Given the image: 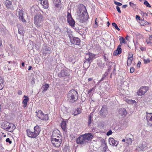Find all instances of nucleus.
<instances>
[{"instance_id": "nucleus-1", "label": "nucleus", "mask_w": 152, "mask_h": 152, "mask_svg": "<svg viewBox=\"0 0 152 152\" xmlns=\"http://www.w3.org/2000/svg\"><path fill=\"white\" fill-rule=\"evenodd\" d=\"M67 96L70 102L74 103L78 99V94L76 91L74 89H72L69 91Z\"/></svg>"}, {"instance_id": "nucleus-2", "label": "nucleus", "mask_w": 152, "mask_h": 152, "mask_svg": "<svg viewBox=\"0 0 152 152\" xmlns=\"http://www.w3.org/2000/svg\"><path fill=\"white\" fill-rule=\"evenodd\" d=\"M34 131L32 132L29 129L26 130L27 136L31 138L36 137L39 134L41 131V128L38 126L37 125L34 127Z\"/></svg>"}, {"instance_id": "nucleus-3", "label": "nucleus", "mask_w": 152, "mask_h": 152, "mask_svg": "<svg viewBox=\"0 0 152 152\" xmlns=\"http://www.w3.org/2000/svg\"><path fill=\"white\" fill-rule=\"evenodd\" d=\"M2 128L4 129L11 132L15 128V126L13 124L6 121L3 122L1 124Z\"/></svg>"}, {"instance_id": "nucleus-4", "label": "nucleus", "mask_w": 152, "mask_h": 152, "mask_svg": "<svg viewBox=\"0 0 152 152\" xmlns=\"http://www.w3.org/2000/svg\"><path fill=\"white\" fill-rule=\"evenodd\" d=\"M43 17L40 13L36 15L34 17V23L37 27H39L41 26L42 22L43 21Z\"/></svg>"}, {"instance_id": "nucleus-5", "label": "nucleus", "mask_w": 152, "mask_h": 152, "mask_svg": "<svg viewBox=\"0 0 152 152\" xmlns=\"http://www.w3.org/2000/svg\"><path fill=\"white\" fill-rule=\"evenodd\" d=\"M80 22L81 23H83L87 21L88 19V15L87 12L84 11L81 14H80L78 16Z\"/></svg>"}, {"instance_id": "nucleus-6", "label": "nucleus", "mask_w": 152, "mask_h": 152, "mask_svg": "<svg viewBox=\"0 0 152 152\" xmlns=\"http://www.w3.org/2000/svg\"><path fill=\"white\" fill-rule=\"evenodd\" d=\"M149 87L147 86H142L141 87L137 92L138 96H141L144 95L148 90Z\"/></svg>"}, {"instance_id": "nucleus-7", "label": "nucleus", "mask_w": 152, "mask_h": 152, "mask_svg": "<svg viewBox=\"0 0 152 152\" xmlns=\"http://www.w3.org/2000/svg\"><path fill=\"white\" fill-rule=\"evenodd\" d=\"M51 141L54 146L58 148L62 143V139H51Z\"/></svg>"}, {"instance_id": "nucleus-8", "label": "nucleus", "mask_w": 152, "mask_h": 152, "mask_svg": "<svg viewBox=\"0 0 152 152\" xmlns=\"http://www.w3.org/2000/svg\"><path fill=\"white\" fill-rule=\"evenodd\" d=\"M67 21L69 25L72 27L74 26L75 22L72 18L71 13L69 12H67Z\"/></svg>"}, {"instance_id": "nucleus-9", "label": "nucleus", "mask_w": 152, "mask_h": 152, "mask_svg": "<svg viewBox=\"0 0 152 152\" xmlns=\"http://www.w3.org/2000/svg\"><path fill=\"white\" fill-rule=\"evenodd\" d=\"M146 113V120L147 125L149 126H152V113H148L147 112Z\"/></svg>"}, {"instance_id": "nucleus-10", "label": "nucleus", "mask_w": 152, "mask_h": 152, "mask_svg": "<svg viewBox=\"0 0 152 152\" xmlns=\"http://www.w3.org/2000/svg\"><path fill=\"white\" fill-rule=\"evenodd\" d=\"M37 113V115L39 118L43 120H48V115L44 114L42 111L39 110L38 112H36Z\"/></svg>"}, {"instance_id": "nucleus-11", "label": "nucleus", "mask_w": 152, "mask_h": 152, "mask_svg": "<svg viewBox=\"0 0 152 152\" xmlns=\"http://www.w3.org/2000/svg\"><path fill=\"white\" fill-rule=\"evenodd\" d=\"M51 139H62V137L58 130H54L53 132Z\"/></svg>"}, {"instance_id": "nucleus-12", "label": "nucleus", "mask_w": 152, "mask_h": 152, "mask_svg": "<svg viewBox=\"0 0 152 152\" xmlns=\"http://www.w3.org/2000/svg\"><path fill=\"white\" fill-rule=\"evenodd\" d=\"M76 141L77 144H84L86 142V141L83 134L80 135L77 139Z\"/></svg>"}, {"instance_id": "nucleus-13", "label": "nucleus", "mask_w": 152, "mask_h": 152, "mask_svg": "<svg viewBox=\"0 0 152 152\" xmlns=\"http://www.w3.org/2000/svg\"><path fill=\"white\" fill-rule=\"evenodd\" d=\"M4 3L6 6V7L11 10H13L14 9V7L12 5L11 1L9 0H6L4 1Z\"/></svg>"}, {"instance_id": "nucleus-14", "label": "nucleus", "mask_w": 152, "mask_h": 152, "mask_svg": "<svg viewBox=\"0 0 152 152\" xmlns=\"http://www.w3.org/2000/svg\"><path fill=\"white\" fill-rule=\"evenodd\" d=\"M86 55V56H88V58H86V60L88 62H89L90 63L92 61L93 59L96 56L95 54L90 52H88L87 53Z\"/></svg>"}, {"instance_id": "nucleus-15", "label": "nucleus", "mask_w": 152, "mask_h": 152, "mask_svg": "<svg viewBox=\"0 0 152 152\" xmlns=\"http://www.w3.org/2000/svg\"><path fill=\"white\" fill-rule=\"evenodd\" d=\"M53 3L55 8H60V9L61 8V0H53Z\"/></svg>"}, {"instance_id": "nucleus-16", "label": "nucleus", "mask_w": 152, "mask_h": 152, "mask_svg": "<svg viewBox=\"0 0 152 152\" xmlns=\"http://www.w3.org/2000/svg\"><path fill=\"white\" fill-rule=\"evenodd\" d=\"M122 49L121 48V45H119L118 46L117 50L114 51L113 55L114 56H116L121 54L122 52Z\"/></svg>"}, {"instance_id": "nucleus-17", "label": "nucleus", "mask_w": 152, "mask_h": 152, "mask_svg": "<svg viewBox=\"0 0 152 152\" xmlns=\"http://www.w3.org/2000/svg\"><path fill=\"white\" fill-rule=\"evenodd\" d=\"M61 126L63 131L65 132L67 131L66 121L64 119L61 123Z\"/></svg>"}, {"instance_id": "nucleus-18", "label": "nucleus", "mask_w": 152, "mask_h": 152, "mask_svg": "<svg viewBox=\"0 0 152 152\" xmlns=\"http://www.w3.org/2000/svg\"><path fill=\"white\" fill-rule=\"evenodd\" d=\"M60 75L62 77H64L66 76H69L70 73L67 70L63 69L61 70Z\"/></svg>"}, {"instance_id": "nucleus-19", "label": "nucleus", "mask_w": 152, "mask_h": 152, "mask_svg": "<svg viewBox=\"0 0 152 152\" xmlns=\"http://www.w3.org/2000/svg\"><path fill=\"white\" fill-rule=\"evenodd\" d=\"M83 135L84 136L86 141V140H90L93 138V136L91 133H86L84 134Z\"/></svg>"}, {"instance_id": "nucleus-20", "label": "nucleus", "mask_w": 152, "mask_h": 152, "mask_svg": "<svg viewBox=\"0 0 152 152\" xmlns=\"http://www.w3.org/2000/svg\"><path fill=\"white\" fill-rule=\"evenodd\" d=\"M70 41L71 43L79 45L80 44V39H70Z\"/></svg>"}, {"instance_id": "nucleus-21", "label": "nucleus", "mask_w": 152, "mask_h": 152, "mask_svg": "<svg viewBox=\"0 0 152 152\" xmlns=\"http://www.w3.org/2000/svg\"><path fill=\"white\" fill-rule=\"evenodd\" d=\"M119 112L120 115L123 117L125 116L127 113V112L125 108L120 109Z\"/></svg>"}, {"instance_id": "nucleus-22", "label": "nucleus", "mask_w": 152, "mask_h": 152, "mask_svg": "<svg viewBox=\"0 0 152 152\" xmlns=\"http://www.w3.org/2000/svg\"><path fill=\"white\" fill-rule=\"evenodd\" d=\"M78 11L80 13V14H81L82 12H83L84 11L86 12V7L83 4H80L79 6L78 7Z\"/></svg>"}, {"instance_id": "nucleus-23", "label": "nucleus", "mask_w": 152, "mask_h": 152, "mask_svg": "<svg viewBox=\"0 0 152 152\" xmlns=\"http://www.w3.org/2000/svg\"><path fill=\"white\" fill-rule=\"evenodd\" d=\"M109 142L110 144L113 146H116L118 144V141L115 140L113 138H109Z\"/></svg>"}, {"instance_id": "nucleus-24", "label": "nucleus", "mask_w": 152, "mask_h": 152, "mask_svg": "<svg viewBox=\"0 0 152 152\" xmlns=\"http://www.w3.org/2000/svg\"><path fill=\"white\" fill-rule=\"evenodd\" d=\"M19 17L20 19H21L23 22H26V20L24 19L23 17V12L22 11H19Z\"/></svg>"}, {"instance_id": "nucleus-25", "label": "nucleus", "mask_w": 152, "mask_h": 152, "mask_svg": "<svg viewBox=\"0 0 152 152\" xmlns=\"http://www.w3.org/2000/svg\"><path fill=\"white\" fill-rule=\"evenodd\" d=\"M41 4L44 9L48 8V1L46 0H42Z\"/></svg>"}, {"instance_id": "nucleus-26", "label": "nucleus", "mask_w": 152, "mask_h": 152, "mask_svg": "<svg viewBox=\"0 0 152 152\" xmlns=\"http://www.w3.org/2000/svg\"><path fill=\"white\" fill-rule=\"evenodd\" d=\"M81 110L80 108H77L76 110L74 111L72 115L74 116H76L77 115L80 114L81 113Z\"/></svg>"}, {"instance_id": "nucleus-27", "label": "nucleus", "mask_w": 152, "mask_h": 152, "mask_svg": "<svg viewBox=\"0 0 152 152\" xmlns=\"http://www.w3.org/2000/svg\"><path fill=\"white\" fill-rule=\"evenodd\" d=\"M42 53L43 54V57L44 58H47V57L46 56L48 53V50L45 49H43L42 50Z\"/></svg>"}, {"instance_id": "nucleus-28", "label": "nucleus", "mask_w": 152, "mask_h": 152, "mask_svg": "<svg viewBox=\"0 0 152 152\" xmlns=\"http://www.w3.org/2000/svg\"><path fill=\"white\" fill-rule=\"evenodd\" d=\"M75 59V56L74 55H71L69 56L68 60L70 62H72Z\"/></svg>"}, {"instance_id": "nucleus-29", "label": "nucleus", "mask_w": 152, "mask_h": 152, "mask_svg": "<svg viewBox=\"0 0 152 152\" xmlns=\"http://www.w3.org/2000/svg\"><path fill=\"white\" fill-rule=\"evenodd\" d=\"M4 82L3 80H0V90H2L4 86Z\"/></svg>"}, {"instance_id": "nucleus-30", "label": "nucleus", "mask_w": 152, "mask_h": 152, "mask_svg": "<svg viewBox=\"0 0 152 152\" xmlns=\"http://www.w3.org/2000/svg\"><path fill=\"white\" fill-rule=\"evenodd\" d=\"M133 60V58H128L127 61V65L128 66H130L131 65Z\"/></svg>"}, {"instance_id": "nucleus-31", "label": "nucleus", "mask_w": 152, "mask_h": 152, "mask_svg": "<svg viewBox=\"0 0 152 152\" xmlns=\"http://www.w3.org/2000/svg\"><path fill=\"white\" fill-rule=\"evenodd\" d=\"M61 30L59 27H57L55 28L54 32L57 34H59L61 32Z\"/></svg>"}, {"instance_id": "nucleus-32", "label": "nucleus", "mask_w": 152, "mask_h": 152, "mask_svg": "<svg viewBox=\"0 0 152 152\" xmlns=\"http://www.w3.org/2000/svg\"><path fill=\"white\" fill-rule=\"evenodd\" d=\"M23 97L25 98L23 100L22 102L23 103H27L29 100L28 97L27 96L24 95Z\"/></svg>"}, {"instance_id": "nucleus-33", "label": "nucleus", "mask_w": 152, "mask_h": 152, "mask_svg": "<svg viewBox=\"0 0 152 152\" xmlns=\"http://www.w3.org/2000/svg\"><path fill=\"white\" fill-rule=\"evenodd\" d=\"M18 27V33L20 34H23L24 32V31L23 28L21 27Z\"/></svg>"}, {"instance_id": "nucleus-34", "label": "nucleus", "mask_w": 152, "mask_h": 152, "mask_svg": "<svg viewBox=\"0 0 152 152\" xmlns=\"http://www.w3.org/2000/svg\"><path fill=\"white\" fill-rule=\"evenodd\" d=\"M106 111V109L104 107H102V109L100 111V113L101 115H104L105 111Z\"/></svg>"}, {"instance_id": "nucleus-35", "label": "nucleus", "mask_w": 152, "mask_h": 152, "mask_svg": "<svg viewBox=\"0 0 152 152\" xmlns=\"http://www.w3.org/2000/svg\"><path fill=\"white\" fill-rule=\"evenodd\" d=\"M126 101L128 103L132 104L136 102L134 100L129 99H126Z\"/></svg>"}, {"instance_id": "nucleus-36", "label": "nucleus", "mask_w": 152, "mask_h": 152, "mask_svg": "<svg viewBox=\"0 0 152 152\" xmlns=\"http://www.w3.org/2000/svg\"><path fill=\"white\" fill-rule=\"evenodd\" d=\"M126 143H127L128 145H130L132 143V140L130 138H127L126 139Z\"/></svg>"}, {"instance_id": "nucleus-37", "label": "nucleus", "mask_w": 152, "mask_h": 152, "mask_svg": "<svg viewBox=\"0 0 152 152\" xmlns=\"http://www.w3.org/2000/svg\"><path fill=\"white\" fill-rule=\"evenodd\" d=\"M98 66L100 68L102 69L104 67V64L102 62L99 63L98 64Z\"/></svg>"}, {"instance_id": "nucleus-38", "label": "nucleus", "mask_w": 152, "mask_h": 152, "mask_svg": "<svg viewBox=\"0 0 152 152\" xmlns=\"http://www.w3.org/2000/svg\"><path fill=\"white\" fill-rule=\"evenodd\" d=\"M42 88L43 89L42 90V92L45 91L48 89V84H46L42 87Z\"/></svg>"}, {"instance_id": "nucleus-39", "label": "nucleus", "mask_w": 152, "mask_h": 152, "mask_svg": "<svg viewBox=\"0 0 152 152\" xmlns=\"http://www.w3.org/2000/svg\"><path fill=\"white\" fill-rule=\"evenodd\" d=\"M120 41L121 44L122 43L126 44L127 43L125 39H120Z\"/></svg>"}, {"instance_id": "nucleus-40", "label": "nucleus", "mask_w": 152, "mask_h": 152, "mask_svg": "<svg viewBox=\"0 0 152 152\" xmlns=\"http://www.w3.org/2000/svg\"><path fill=\"white\" fill-rule=\"evenodd\" d=\"M112 25L113 27H114L115 28V29H117L118 31L120 30V29L118 28L117 25L115 23H112Z\"/></svg>"}, {"instance_id": "nucleus-41", "label": "nucleus", "mask_w": 152, "mask_h": 152, "mask_svg": "<svg viewBox=\"0 0 152 152\" xmlns=\"http://www.w3.org/2000/svg\"><path fill=\"white\" fill-rule=\"evenodd\" d=\"M92 117L90 115L89 116L88 120V125L89 126L91 123V121Z\"/></svg>"}, {"instance_id": "nucleus-42", "label": "nucleus", "mask_w": 152, "mask_h": 152, "mask_svg": "<svg viewBox=\"0 0 152 152\" xmlns=\"http://www.w3.org/2000/svg\"><path fill=\"white\" fill-rule=\"evenodd\" d=\"M152 40L150 39H146V41L147 43L149 45H151L152 44L151 41Z\"/></svg>"}, {"instance_id": "nucleus-43", "label": "nucleus", "mask_w": 152, "mask_h": 152, "mask_svg": "<svg viewBox=\"0 0 152 152\" xmlns=\"http://www.w3.org/2000/svg\"><path fill=\"white\" fill-rule=\"evenodd\" d=\"M144 4L146 5L147 7H151V6L149 4L148 2L147 1H145L144 2Z\"/></svg>"}, {"instance_id": "nucleus-44", "label": "nucleus", "mask_w": 152, "mask_h": 152, "mask_svg": "<svg viewBox=\"0 0 152 152\" xmlns=\"http://www.w3.org/2000/svg\"><path fill=\"white\" fill-rule=\"evenodd\" d=\"M133 54L132 53H129L128 54V58H133Z\"/></svg>"}, {"instance_id": "nucleus-45", "label": "nucleus", "mask_w": 152, "mask_h": 152, "mask_svg": "<svg viewBox=\"0 0 152 152\" xmlns=\"http://www.w3.org/2000/svg\"><path fill=\"white\" fill-rule=\"evenodd\" d=\"M114 3L115 5H117L118 6H121L122 5V3L120 2H117L116 1H114Z\"/></svg>"}, {"instance_id": "nucleus-46", "label": "nucleus", "mask_w": 152, "mask_h": 152, "mask_svg": "<svg viewBox=\"0 0 152 152\" xmlns=\"http://www.w3.org/2000/svg\"><path fill=\"white\" fill-rule=\"evenodd\" d=\"M35 82V79L34 77H33L31 80V83L32 85H33L34 84Z\"/></svg>"}, {"instance_id": "nucleus-47", "label": "nucleus", "mask_w": 152, "mask_h": 152, "mask_svg": "<svg viewBox=\"0 0 152 152\" xmlns=\"http://www.w3.org/2000/svg\"><path fill=\"white\" fill-rule=\"evenodd\" d=\"M99 19H98L97 18H96L95 20V25L96 27H97L98 26V22H99Z\"/></svg>"}, {"instance_id": "nucleus-48", "label": "nucleus", "mask_w": 152, "mask_h": 152, "mask_svg": "<svg viewBox=\"0 0 152 152\" xmlns=\"http://www.w3.org/2000/svg\"><path fill=\"white\" fill-rule=\"evenodd\" d=\"M134 71V68L133 67H131L130 69V72L131 73H133Z\"/></svg>"}, {"instance_id": "nucleus-49", "label": "nucleus", "mask_w": 152, "mask_h": 152, "mask_svg": "<svg viewBox=\"0 0 152 152\" xmlns=\"http://www.w3.org/2000/svg\"><path fill=\"white\" fill-rule=\"evenodd\" d=\"M116 8L118 12L119 13H121V11L120 10V7L118 6H117L116 7Z\"/></svg>"}, {"instance_id": "nucleus-50", "label": "nucleus", "mask_w": 152, "mask_h": 152, "mask_svg": "<svg viewBox=\"0 0 152 152\" xmlns=\"http://www.w3.org/2000/svg\"><path fill=\"white\" fill-rule=\"evenodd\" d=\"M113 133V132L111 131V130H110L108 132H107V136H109L110 135H111Z\"/></svg>"}, {"instance_id": "nucleus-51", "label": "nucleus", "mask_w": 152, "mask_h": 152, "mask_svg": "<svg viewBox=\"0 0 152 152\" xmlns=\"http://www.w3.org/2000/svg\"><path fill=\"white\" fill-rule=\"evenodd\" d=\"M150 62V60L149 59H145L144 60V62L145 64L149 63Z\"/></svg>"}, {"instance_id": "nucleus-52", "label": "nucleus", "mask_w": 152, "mask_h": 152, "mask_svg": "<svg viewBox=\"0 0 152 152\" xmlns=\"http://www.w3.org/2000/svg\"><path fill=\"white\" fill-rule=\"evenodd\" d=\"M6 141L7 142H9L10 144L12 143V141L10 140V139L9 138H7L6 140Z\"/></svg>"}, {"instance_id": "nucleus-53", "label": "nucleus", "mask_w": 152, "mask_h": 152, "mask_svg": "<svg viewBox=\"0 0 152 152\" xmlns=\"http://www.w3.org/2000/svg\"><path fill=\"white\" fill-rule=\"evenodd\" d=\"M140 49L142 51H144L146 50V48L143 47H141L140 48Z\"/></svg>"}, {"instance_id": "nucleus-54", "label": "nucleus", "mask_w": 152, "mask_h": 152, "mask_svg": "<svg viewBox=\"0 0 152 152\" xmlns=\"http://www.w3.org/2000/svg\"><path fill=\"white\" fill-rule=\"evenodd\" d=\"M141 62L140 61H139L137 64V66L138 67H140V65H141Z\"/></svg>"}, {"instance_id": "nucleus-55", "label": "nucleus", "mask_w": 152, "mask_h": 152, "mask_svg": "<svg viewBox=\"0 0 152 152\" xmlns=\"http://www.w3.org/2000/svg\"><path fill=\"white\" fill-rule=\"evenodd\" d=\"M129 4L131 6H133L135 5V4H134L133 3L131 2H129Z\"/></svg>"}, {"instance_id": "nucleus-56", "label": "nucleus", "mask_w": 152, "mask_h": 152, "mask_svg": "<svg viewBox=\"0 0 152 152\" xmlns=\"http://www.w3.org/2000/svg\"><path fill=\"white\" fill-rule=\"evenodd\" d=\"M103 57L104 59V60L105 61H107L108 60V59L107 58V57L105 55Z\"/></svg>"}, {"instance_id": "nucleus-57", "label": "nucleus", "mask_w": 152, "mask_h": 152, "mask_svg": "<svg viewBox=\"0 0 152 152\" xmlns=\"http://www.w3.org/2000/svg\"><path fill=\"white\" fill-rule=\"evenodd\" d=\"M18 93L19 95H21L22 94V91L19 90L18 91Z\"/></svg>"}, {"instance_id": "nucleus-58", "label": "nucleus", "mask_w": 152, "mask_h": 152, "mask_svg": "<svg viewBox=\"0 0 152 152\" xmlns=\"http://www.w3.org/2000/svg\"><path fill=\"white\" fill-rule=\"evenodd\" d=\"M136 18L137 19H138L139 20H140V17L139 16L136 15Z\"/></svg>"}, {"instance_id": "nucleus-59", "label": "nucleus", "mask_w": 152, "mask_h": 152, "mask_svg": "<svg viewBox=\"0 0 152 152\" xmlns=\"http://www.w3.org/2000/svg\"><path fill=\"white\" fill-rule=\"evenodd\" d=\"M127 7V5H124L122 6V8H125Z\"/></svg>"}, {"instance_id": "nucleus-60", "label": "nucleus", "mask_w": 152, "mask_h": 152, "mask_svg": "<svg viewBox=\"0 0 152 152\" xmlns=\"http://www.w3.org/2000/svg\"><path fill=\"white\" fill-rule=\"evenodd\" d=\"M24 104L23 105V107H25L26 105H27V103H23Z\"/></svg>"}, {"instance_id": "nucleus-61", "label": "nucleus", "mask_w": 152, "mask_h": 152, "mask_svg": "<svg viewBox=\"0 0 152 152\" xmlns=\"http://www.w3.org/2000/svg\"><path fill=\"white\" fill-rule=\"evenodd\" d=\"M32 68V67L31 66H29L28 67V70H31V69Z\"/></svg>"}, {"instance_id": "nucleus-62", "label": "nucleus", "mask_w": 152, "mask_h": 152, "mask_svg": "<svg viewBox=\"0 0 152 152\" xmlns=\"http://www.w3.org/2000/svg\"><path fill=\"white\" fill-rule=\"evenodd\" d=\"M92 80H93V79L92 78H88V80L89 81H90Z\"/></svg>"}, {"instance_id": "nucleus-63", "label": "nucleus", "mask_w": 152, "mask_h": 152, "mask_svg": "<svg viewBox=\"0 0 152 152\" xmlns=\"http://www.w3.org/2000/svg\"><path fill=\"white\" fill-rule=\"evenodd\" d=\"M92 90H93V89H91L90 90L88 91V93H91L92 91Z\"/></svg>"}, {"instance_id": "nucleus-64", "label": "nucleus", "mask_w": 152, "mask_h": 152, "mask_svg": "<svg viewBox=\"0 0 152 152\" xmlns=\"http://www.w3.org/2000/svg\"><path fill=\"white\" fill-rule=\"evenodd\" d=\"M55 152H59L60 151V150H55Z\"/></svg>"}]
</instances>
